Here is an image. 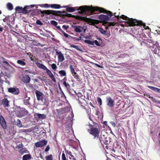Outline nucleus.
<instances>
[{"mask_svg": "<svg viewBox=\"0 0 160 160\" xmlns=\"http://www.w3.org/2000/svg\"><path fill=\"white\" fill-rule=\"evenodd\" d=\"M124 107V106L123 105L122 106V105L120 102H118L117 103L115 107V109H116V111L120 112L122 110V108H123Z\"/></svg>", "mask_w": 160, "mask_h": 160, "instance_id": "17", "label": "nucleus"}, {"mask_svg": "<svg viewBox=\"0 0 160 160\" xmlns=\"http://www.w3.org/2000/svg\"><path fill=\"white\" fill-rule=\"evenodd\" d=\"M106 100L107 105L110 108H112L114 105V100L110 97H107Z\"/></svg>", "mask_w": 160, "mask_h": 160, "instance_id": "10", "label": "nucleus"}, {"mask_svg": "<svg viewBox=\"0 0 160 160\" xmlns=\"http://www.w3.org/2000/svg\"><path fill=\"white\" fill-rule=\"evenodd\" d=\"M24 7H26V8L25 10H27L28 11L27 12H28V11L29 12H27V14L28 13L30 12H31L32 11V10L30 9V8L29 6H25Z\"/></svg>", "mask_w": 160, "mask_h": 160, "instance_id": "37", "label": "nucleus"}, {"mask_svg": "<svg viewBox=\"0 0 160 160\" xmlns=\"http://www.w3.org/2000/svg\"><path fill=\"white\" fill-rule=\"evenodd\" d=\"M58 73L61 76H65L66 75V72L64 70H61L59 71Z\"/></svg>", "mask_w": 160, "mask_h": 160, "instance_id": "29", "label": "nucleus"}, {"mask_svg": "<svg viewBox=\"0 0 160 160\" xmlns=\"http://www.w3.org/2000/svg\"><path fill=\"white\" fill-rule=\"evenodd\" d=\"M97 101L98 103L100 105H101L102 104V100L99 97H98L97 98Z\"/></svg>", "mask_w": 160, "mask_h": 160, "instance_id": "48", "label": "nucleus"}, {"mask_svg": "<svg viewBox=\"0 0 160 160\" xmlns=\"http://www.w3.org/2000/svg\"><path fill=\"white\" fill-rule=\"evenodd\" d=\"M37 100L38 101H41L43 102V97L44 95L42 93L37 90L35 91Z\"/></svg>", "mask_w": 160, "mask_h": 160, "instance_id": "11", "label": "nucleus"}, {"mask_svg": "<svg viewBox=\"0 0 160 160\" xmlns=\"http://www.w3.org/2000/svg\"><path fill=\"white\" fill-rule=\"evenodd\" d=\"M38 46H40L41 47H43L45 46L44 44H41L40 43H38Z\"/></svg>", "mask_w": 160, "mask_h": 160, "instance_id": "61", "label": "nucleus"}, {"mask_svg": "<svg viewBox=\"0 0 160 160\" xmlns=\"http://www.w3.org/2000/svg\"><path fill=\"white\" fill-rule=\"evenodd\" d=\"M52 69L54 71H56L57 68V67L55 63H53L51 66Z\"/></svg>", "mask_w": 160, "mask_h": 160, "instance_id": "36", "label": "nucleus"}, {"mask_svg": "<svg viewBox=\"0 0 160 160\" xmlns=\"http://www.w3.org/2000/svg\"><path fill=\"white\" fill-rule=\"evenodd\" d=\"M78 100L79 103L81 105V106L84 107V105H85V104L84 103V102L85 101V100L82 98H81L78 99Z\"/></svg>", "mask_w": 160, "mask_h": 160, "instance_id": "26", "label": "nucleus"}, {"mask_svg": "<svg viewBox=\"0 0 160 160\" xmlns=\"http://www.w3.org/2000/svg\"><path fill=\"white\" fill-rule=\"evenodd\" d=\"M0 123L2 127L4 129H6L7 128V125L6 122L3 117L0 116Z\"/></svg>", "mask_w": 160, "mask_h": 160, "instance_id": "18", "label": "nucleus"}, {"mask_svg": "<svg viewBox=\"0 0 160 160\" xmlns=\"http://www.w3.org/2000/svg\"><path fill=\"white\" fill-rule=\"evenodd\" d=\"M76 18L77 19L80 21L86 22L90 25H93L95 24H98L99 22V21L98 20L92 19L87 17L82 16H77Z\"/></svg>", "mask_w": 160, "mask_h": 160, "instance_id": "7", "label": "nucleus"}, {"mask_svg": "<svg viewBox=\"0 0 160 160\" xmlns=\"http://www.w3.org/2000/svg\"><path fill=\"white\" fill-rule=\"evenodd\" d=\"M50 22H51V23L52 25L55 26H56L58 25L57 22L56 21H55L54 20H51V21Z\"/></svg>", "mask_w": 160, "mask_h": 160, "instance_id": "44", "label": "nucleus"}, {"mask_svg": "<svg viewBox=\"0 0 160 160\" xmlns=\"http://www.w3.org/2000/svg\"><path fill=\"white\" fill-rule=\"evenodd\" d=\"M38 116L39 118L42 119H44L45 118V116L44 114H38Z\"/></svg>", "mask_w": 160, "mask_h": 160, "instance_id": "42", "label": "nucleus"}, {"mask_svg": "<svg viewBox=\"0 0 160 160\" xmlns=\"http://www.w3.org/2000/svg\"><path fill=\"white\" fill-rule=\"evenodd\" d=\"M28 111L24 108H20L16 112L17 116L19 118H21L27 115Z\"/></svg>", "mask_w": 160, "mask_h": 160, "instance_id": "8", "label": "nucleus"}, {"mask_svg": "<svg viewBox=\"0 0 160 160\" xmlns=\"http://www.w3.org/2000/svg\"><path fill=\"white\" fill-rule=\"evenodd\" d=\"M119 18L124 20H128L126 22L129 26H134L135 25H140L142 23L141 21H137L135 19L130 18L124 15H122L119 16Z\"/></svg>", "mask_w": 160, "mask_h": 160, "instance_id": "5", "label": "nucleus"}, {"mask_svg": "<svg viewBox=\"0 0 160 160\" xmlns=\"http://www.w3.org/2000/svg\"><path fill=\"white\" fill-rule=\"evenodd\" d=\"M70 47H71L76 49L79 51H82V50L79 48V47L78 46L75 45H70Z\"/></svg>", "mask_w": 160, "mask_h": 160, "instance_id": "34", "label": "nucleus"}, {"mask_svg": "<svg viewBox=\"0 0 160 160\" xmlns=\"http://www.w3.org/2000/svg\"><path fill=\"white\" fill-rule=\"evenodd\" d=\"M26 8V7H24L23 8H22V7L17 6L16 7L15 10L17 12L19 13L23 12L24 14H27V13L29 12H26V11H28L25 10Z\"/></svg>", "mask_w": 160, "mask_h": 160, "instance_id": "15", "label": "nucleus"}, {"mask_svg": "<svg viewBox=\"0 0 160 160\" xmlns=\"http://www.w3.org/2000/svg\"><path fill=\"white\" fill-rule=\"evenodd\" d=\"M80 7H79L78 9V7H68L67 8L66 10L68 12H74L76 10H80V9H79Z\"/></svg>", "mask_w": 160, "mask_h": 160, "instance_id": "21", "label": "nucleus"}, {"mask_svg": "<svg viewBox=\"0 0 160 160\" xmlns=\"http://www.w3.org/2000/svg\"><path fill=\"white\" fill-rule=\"evenodd\" d=\"M47 144V141L45 140L40 141L35 143V145L37 147H42L44 145H46Z\"/></svg>", "mask_w": 160, "mask_h": 160, "instance_id": "16", "label": "nucleus"}, {"mask_svg": "<svg viewBox=\"0 0 160 160\" xmlns=\"http://www.w3.org/2000/svg\"><path fill=\"white\" fill-rule=\"evenodd\" d=\"M66 16L68 17L71 18L73 17L74 18L75 17V16L72 15L70 13H67L66 14Z\"/></svg>", "mask_w": 160, "mask_h": 160, "instance_id": "46", "label": "nucleus"}, {"mask_svg": "<svg viewBox=\"0 0 160 160\" xmlns=\"http://www.w3.org/2000/svg\"><path fill=\"white\" fill-rule=\"evenodd\" d=\"M141 22L142 23L141 24H140V25L139 24V25H137V26H139V25L143 26L144 27V28H145V29H150V28L148 27V26H146L145 24L143 23L142 22Z\"/></svg>", "mask_w": 160, "mask_h": 160, "instance_id": "38", "label": "nucleus"}, {"mask_svg": "<svg viewBox=\"0 0 160 160\" xmlns=\"http://www.w3.org/2000/svg\"><path fill=\"white\" fill-rule=\"evenodd\" d=\"M84 42L88 44L94 45V42L90 40H85Z\"/></svg>", "mask_w": 160, "mask_h": 160, "instance_id": "33", "label": "nucleus"}, {"mask_svg": "<svg viewBox=\"0 0 160 160\" xmlns=\"http://www.w3.org/2000/svg\"><path fill=\"white\" fill-rule=\"evenodd\" d=\"M102 31H101L102 33L104 34L105 36H108L109 35V33L108 32L106 31L103 30V29H102Z\"/></svg>", "mask_w": 160, "mask_h": 160, "instance_id": "35", "label": "nucleus"}, {"mask_svg": "<svg viewBox=\"0 0 160 160\" xmlns=\"http://www.w3.org/2000/svg\"><path fill=\"white\" fill-rule=\"evenodd\" d=\"M50 7L52 8L59 9L61 8L60 5L58 4H52L50 5Z\"/></svg>", "mask_w": 160, "mask_h": 160, "instance_id": "24", "label": "nucleus"}, {"mask_svg": "<svg viewBox=\"0 0 160 160\" xmlns=\"http://www.w3.org/2000/svg\"><path fill=\"white\" fill-rule=\"evenodd\" d=\"M69 68H70V71H71V72L72 73H72H73L74 72H75V71L74 69V68H73V67H72V65H70Z\"/></svg>", "mask_w": 160, "mask_h": 160, "instance_id": "39", "label": "nucleus"}, {"mask_svg": "<svg viewBox=\"0 0 160 160\" xmlns=\"http://www.w3.org/2000/svg\"><path fill=\"white\" fill-rule=\"evenodd\" d=\"M62 160H67L65 154L64 153V152L63 151L62 152Z\"/></svg>", "mask_w": 160, "mask_h": 160, "instance_id": "41", "label": "nucleus"}, {"mask_svg": "<svg viewBox=\"0 0 160 160\" xmlns=\"http://www.w3.org/2000/svg\"><path fill=\"white\" fill-rule=\"evenodd\" d=\"M42 5L43 6V7L45 8H48L50 7V5L48 4H42Z\"/></svg>", "mask_w": 160, "mask_h": 160, "instance_id": "51", "label": "nucleus"}, {"mask_svg": "<svg viewBox=\"0 0 160 160\" xmlns=\"http://www.w3.org/2000/svg\"><path fill=\"white\" fill-rule=\"evenodd\" d=\"M30 80V78L27 75H25L22 77V81L25 84L29 83Z\"/></svg>", "mask_w": 160, "mask_h": 160, "instance_id": "20", "label": "nucleus"}, {"mask_svg": "<svg viewBox=\"0 0 160 160\" xmlns=\"http://www.w3.org/2000/svg\"><path fill=\"white\" fill-rule=\"evenodd\" d=\"M38 13L42 14L41 15L42 17L44 16L45 14L46 15H50L52 14L55 16H57L60 15L62 13V12L60 11L53 10H44L42 11L39 10L38 11Z\"/></svg>", "mask_w": 160, "mask_h": 160, "instance_id": "6", "label": "nucleus"}, {"mask_svg": "<svg viewBox=\"0 0 160 160\" xmlns=\"http://www.w3.org/2000/svg\"><path fill=\"white\" fill-rule=\"evenodd\" d=\"M92 63L94 64H95V65L96 66H97L98 67V68H103V67L101 66H100L97 64H96V63Z\"/></svg>", "mask_w": 160, "mask_h": 160, "instance_id": "54", "label": "nucleus"}, {"mask_svg": "<svg viewBox=\"0 0 160 160\" xmlns=\"http://www.w3.org/2000/svg\"><path fill=\"white\" fill-rule=\"evenodd\" d=\"M129 55L128 54L124 53L123 54H121L119 56V58H124L127 57H128Z\"/></svg>", "mask_w": 160, "mask_h": 160, "instance_id": "43", "label": "nucleus"}, {"mask_svg": "<svg viewBox=\"0 0 160 160\" xmlns=\"http://www.w3.org/2000/svg\"><path fill=\"white\" fill-rule=\"evenodd\" d=\"M74 28V31L80 33L82 32V30L81 28L83 29V28L81 26H73Z\"/></svg>", "mask_w": 160, "mask_h": 160, "instance_id": "22", "label": "nucleus"}, {"mask_svg": "<svg viewBox=\"0 0 160 160\" xmlns=\"http://www.w3.org/2000/svg\"><path fill=\"white\" fill-rule=\"evenodd\" d=\"M98 139H99L100 142L101 144L102 143L105 145H108V138H107V136L104 134H100Z\"/></svg>", "mask_w": 160, "mask_h": 160, "instance_id": "9", "label": "nucleus"}, {"mask_svg": "<svg viewBox=\"0 0 160 160\" xmlns=\"http://www.w3.org/2000/svg\"><path fill=\"white\" fill-rule=\"evenodd\" d=\"M81 11L79 12L80 14H83L86 12H90L93 14L95 11H98L99 13H103L108 15L110 18L112 16V13L109 11H107L104 8L98 7H92L87 6H80L79 9Z\"/></svg>", "mask_w": 160, "mask_h": 160, "instance_id": "1", "label": "nucleus"}, {"mask_svg": "<svg viewBox=\"0 0 160 160\" xmlns=\"http://www.w3.org/2000/svg\"><path fill=\"white\" fill-rule=\"evenodd\" d=\"M2 63H5L8 65H9V63L7 61H2Z\"/></svg>", "mask_w": 160, "mask_h": 160, "instance_id": "56", "label": "nucleus"}, {"mask_svg": "<svg viewBox=\"0 0 160 160\" xmlns=\"http://www.w3.org/2000/svg\"><path fill=\"white\" fill-rule=\"evenodd\" d=\"M65 152L66 154H68L69 155H72V152L70 151H69L68 150H66L65 149Z\"/></svg>", "mask_w": 160, "mask_h": 160, "instance_id": "49", "label": "nucleus"}, {"mask_svg": "<svg viewBox=\"0 0 160 160\" xmlns=\"http://www.w3.org/2000/svg\"><path fill=\"white\" fill-rule=\"evenodd\" d=\"M0 58L1 59H2V61H4V60H5V59L2 57H1Z\"/></svg>", "mask_w": 160, "mask_h": 160, "instance_id": "64", "label": "nucleus"}, {"mask_svg": "<svg viewBox=\"0 0 160 160\" xmlns=\"http://www.w3.org/2000/svg\"><path fill=\"white\" fill-rule=\"evenodd\" d=\"M110 17L106 15L101 14L98 16V18L102 22V25L105 27L106 29H108L109 27L111 26H114L116 24H118L117 22H108L107 21L109 20Z\"/></svg>", "mask_w": 160, "mask_h": 160, "instance_id": "3", "label": "nucleus"}, {"mask_svg": "<svg viewBox=\"0 0 160 160\" xmlns=\"http://www.w3.org/2000/svg\"><path fill=\"white\" fill-rule=\"evenodd\" d=\"M8 91L9 92L12 93L15 95H18L20 93L19 89L17 88H9L8 89Z\"/></svg>", "mask_w": 160, "mask_h": 160, "instance_id": "14", "label": "nucleus"}, {"mask_svg": "<svg viewBox=\"0 0 160 160\" xmlns=\"http://www.w3.org/2000/svg\"><path fill=\"white\" fill-rule=\"evenodd\" d=\"M93 125L89 124L90 129H88V131L90 134L93 137L94 139H98L100 136L101 129L98 124L95 122H93Z\"/></svg>", "mask_w": 160, "mask_h": 160, "instance_id": "2", "label": "nucleus"}, {"mask_svg": "<svg viewBox=\"0 0 160 160\" xmlns=\"http://www.w3.org/2000/svg\"><path fill=\"white\" fill-rule=\"evenodd\" d=\"M56 28L58 29L60 31H61V32H62L63 30H62V29L61 28L60 26H56Z\"/></svg>", "mask_w": 160, "mask_h": 160, "instance_id": "53", "label": "nucleus"}, {"mask_svg": "<svg viewBox=\"0 0 160 160\" xmlns=\"http://www.w3.org/2000/svg\"><path fill=\"white\" fill-rule=\"evenodd\" d=\"M148 87L152 90H153L154 88V87L151 86H148Z\"/></svg>", "mask_w": 160, "mask_h": 160, "instance_id": "60", "label": "nucleus"}, {"mask_svg": "<svg viewBox=\"0 0 160 160\" xmlns=\"http://www.w3.org/2000/svg\"><path fill=\"white\" fill-rule=\"evenodd\" d=\"M46 160H53V157L52 154H50L46 156L45 157Z\"/></svg>", "mask_w": 160, "mask_h": 160, "instance_id": "31", "label": "nucleus"}, {"mask_svg": "<svg viewBox=\"0 0 160 160\" xmlns=\"http://www.w3.org/2000/svg\"><path fill=\"white\" fill-rule=\"evenodd\" d=\"M158 88L154 87V88L153 90L157 92Z\"/></svg>", "mask_w": 160, "mask_h": 160, "instance_id": "63", "label": "nucleus"}, {"mask_svg": "<svg viewBox=\"0 0 160 160\" xmlns=\"http://www.w3.org/2000/svg\"><path fill=\"white\" fill-rule=\"evenodd\" d=\"M111 124L112 125L113 127H115V123L114 122H111Z\"/></svg>", "mask_w": 160, "mask_h": 160, "instance_id": "58", "label": "nucleus"}, {"mask_svg": "<svg viewBox=\"0 0 160 160\" xmlns=\"http://www.w3.org/2000/svg\"><path fill=\"white\" fill-rule=\"evenodd\" d=\"M50 149V147L48 145L47 146L46 148L45 149V152H48L49 150Z\"/></svg>", "mask_w": 160, "mask_h": 160, "instance_id": "55", "label": "nucleus"}, {"mask_svg": "<svg viewBox=\"0 0 160 160\" xmlns=\"http://www.w3.org/2000/svg\"><path fill=\"white\" fill-rule=\"evenodd\" d=\"M7 8L10 10H11L13 9V5L10 2H8L7 3Z\"/></svg>", "mask_w": 160, "mask_h": 160, "instance_id": "30", "label": "nucleus"}, {"mask_svg": "<svg viewBox=\"0 0 160 160\" xmlns=\"http://www.w3.org/2000/svg\"><path fill=\"white\" fill-rule=\"evenodd\" d=\"M31 158V156L30 154H26L24 155L22 158V160H28Z\"/></svg>", "mask_w": 160, "mask_h": 160, "instance_id": "23", "label": "nucleus"}, {"mask_svg": "<svg viewBox=\"0 0 160 160\" xmlns=\"http://www.w3.org/2000/svg\"><path fill=\"white\" fill-rule=\"evenodd\" d=\"M69 27V26L68 25L65 26V25H63L62 26V28L63 29H65V30H67Z\"/></svg>", "mask_w": 160, "mask_h": 160, "instance_id": "52", "label": "nucleus"}, {"mask_svg": "<svg viewBox=\"0 0 160 160\" xmlns=\"http://www.w3.org/2000/svg\"><path fill=\"white\" fill-rule=\"evenodd\" d=\"M17 63L22 66H24L26 64V63L23 61L22 60H18L17 61Z\"/></svg>", "mask_w": 160, "mask_h": 160, "instance_id": "28", "label": "nucleus"}, {"mask_svg": "<svg viewBox=\"0 0 160 160\" xmlns=\"http://www.w3.org/2000/svg\"><path fill=\"white\" fill-rule=\"evenodd\" d=\"M56 55L58 56V59L59 62H61L65 60L63 54L61 51H59L57 49L55 50Z\"/></svg>", "mask_w": 160, "mask_h": 160, "instance_id": "12", "label": "nucleus"}, {"mask_svg": "<svg viewBox=\"0 0 160 160\" xmlns=\"http://www.w3.org/2000/svg\"><path fill=\"white\" fill-rule=\"evenodd\" d=\"M78 82H81V79L80 78L79 76L78 75L77 76H76L74 78Z\"/></svg>", "mask_w": 160, "mask_h": 160, "instance_id": "45", "label": "nucleus"}, {"mask_svg": "<svg viewBox=\"0 0 160 160\" xmlns=\"http://www.w3.org/2000/svg\"><path fill=\"white\" fill-rule=\"evenodd\" d=\"M2 104L4 107H9L10 106L9 104V101L8 100L7 98H4L1 100Z\"/></svg>", "mask_w": 160, "mask_h": 160, "instance_id": "19", "label": "nucleus"}, {"mask_svg": "<svg viewBox=\"0 0 160 160\" xmlns=\"http://www.w3.org/2000/svg\"><path fill=\"white\" fill-rule=\"evenodd\" d=\"M114 16H115V17H116V18H117L118 19V21H119V16H116V13H114Z\"/></svg>", "mask_w": 160, "mask_h": 160, "instance_id": "59", "label": "nucleus"}, {"mask_svg": "<svg viewBox=\"0 0 160 160\" xmlns=\"http://www.w3.org/2000/svg\"><path fill=\"white\" fill-rule=\"evenodd\" d=\"M36 24L38 25H43V23L39 20H38L36 21Z\"/></svg>", "mask_w": 160, "mask_h": 160, "instance_id": "47", "label": "nucleus"}, {"mask_svg": "<svg viewBox=\"0 0 160 160\" xmlns=\"http://www.w3.org/2000/svg\"><path fill=\"white\" fill-rule=\"evenodd\" d=\"M36 65L38 68L42 69L44 70H46V73H47L52 81L54 82H56V81L55 78L52 73L44 64L39 62H37Z\"/></svg>", "mask_w": 160, "mask_h": 160, "instance_id": "4", "label": "nucleus"}, {"mask_svg": "<svg viewBox=\"0 0 160 160\" xmlns=\"http://www.w3.org/2000/svg\"><path fill=\"white\" fill-rule=\"evenodd\" d=\"M72 74L74 78L76 76H77L78 75V74L75 72L73 73H72Z\"/></svg>", "mask_w": 160, "mask_h": 160, "instance_id": "57", "label": "nucleus"}, {"mask_svg": "<svg viewBox=\"0 0 160 160\" xmlns=\"http://www.w3.org/2000/svg\"><path fill=\"white\" fill-rule=\"evenodd\" d=\"M23 147V145L22 143L19 144L17 146L18 150L22 155L24 153H27L28 151L26 148H24Z\"/></svg>", "mask_w": 160, "mask_h": 160, "instance_id": "13", "label": "nucleus"}, {"mask_svg": "<svg viewBox=\"0 0 160 160\" xmlns=\"http://www.w3.org/2000/svg\"><path fill=\"white\" fill-rule=\"evenodd\" d=\"M62 32L65 38H69L71 37L70 35L65 33L63 31Z\"/></svg>", "mask_w": 160, "mask_h": 160, "instance_id": "40", "label": "nucleus"}, {"mask_svg": "<svg viewBox=\"0 0 160 160\" xmlns=\"http://www.w3.org/2000/svg\"><path fill=\"white\" fill-rule=\"evenodd\" d=\"M63 84L64 86L67 88H69L70 86L68 83H67L65 81H63Z\"/></svg>", "mask_w": 160, "mask_h": 160, "instance_id": "32", "label": "nucleus"}, {"mask_svg": "<svg viewBox=\"0 0 160 160\" xmlns=\"http://www.w3.org/2000/svg\"><path fill=\"white\" fill-rule=\"evenodd\" d=\"M94 42V43H95V44L98 46H100V44L98 43V41L97 40H95L93 41Z\"/></svg>", "mask_w": 160, "mask_h": 160, "instance_id": "50", "label": "nucleus"}, {"mask_svg": "<svg viewBox=\"0 0 160 160\" xmlns=\"http://www.w3.org/2000/svg\"><path fill=\"white\" fill-rule=\"evenodd\" d=\"M15 124L17 126L20 128L22 127V125L20 120L18 119L15 122Z\"/></svg>", "mask_w": 160, "mask_h": 160, "instance_id": "25", "label": "nucleus"}, {"mask_svg": "<svg viewBox=\"0 0 160 160\" xmlns=\"http://www.w3.org/2000/svg\"><path fill=\"white\" fill-rule=\"evenodd\" d=\"M27 98L23 100V102L26 105H29L30 103L29 102L30 98V97H27Z\"/></svg>", "mask_w": 160, "mask_h": 160, "instance_id": "27", "label": "nucleus"}, {"mask_svg": "<svg viewBox=\"0 0 160 160\" xmlns=\"http://www.w3.org/2000/svg\"><path fill=\"white\" fill-rule=\"evenodd\" d=\"M29 6H30V8H34L35 6V5H31Z\"/></svg>", "mask_w": 160, "mask_h": 160, "instance_id": "62", "label": "nucleus"}]
</instances>
